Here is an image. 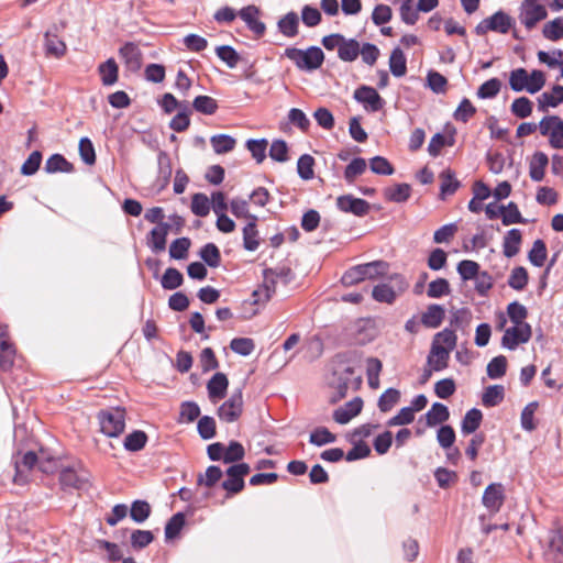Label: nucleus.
<instances>
[{"instance_id":"nucleus-1","label":"nucleus","mask_w":563,"mask_h":563,"mask_svg":"<svg viewBox=\"0 0 563 563\" xmlns=\"http://www.w3.org/2000/svg\"><path fill=\"white\" fill-rule=\"evenodd\" d=\"M285 57L290 59L299 70L313 71L320 68L324 62V53L318 46H310L307 49L287 47Z\"/></svg>"},{"instance_id":"nucleus-2","label":"nucleus","mask_w":563,"mask_h":563,"mask_svg":"<svg viewBox=\"0 0 563 563\" xmlns=\"http://www.w3.org/2000/svg\"><path fill=\"white\" fill-rule=\"evenodd\" d=\"M388 264L384 261H374L366 264L356 265L346 271L342 276V283L345 286L358 284L365 279H375L386 274Z\"/></svg>"},{"instance_id":"nucleus-3","label":"nucleus","mask_w":563,"mask_h":563,"mask_svg":"<svg viewBox=\"0 0 563 563\" xmlns=\"http://www.w3.org/2000/svg\"><path fill=\"white\" fill-rule=\"evenodd\" d=\"M100 424V431L110 438H117L125 429V409L114 407L100 410L97 415Z\"/></svg>"},{"instance_id":"nucleus-4","label":"nucleus","mask_w":563,"mask_h":563,"mask_svg":"<svg viewBox=\"0 0 563 563\" xmlns=\"http://www.w3.org/2000/svg\"><path fill=\"white\" fill-rule=\"evenodd\" d=\"M362 384L360 376L355 375V371L352 366H344L333 372L331 379V387L336 390V394L332 396L331 401L336 402L343 399L349 389H357Z\"/></svg>"},{"instance_id":"nucleus-5","label":"nucleus","mask_w":563,"mask_h":563,"mask_svg":"<svg viewBox=\"0 0 563 563\" xmlns=\"http://www.w3.org/2000/svg\"><path fill=\"white\" fill-rule=\"evenodd\" d=\"M251 472L247 463H239L231 465L227 470V479L222 483V488L227 492L228 497L241 493L244 489V477Z\"/></svg>"},{"instance_id":"nucleus-6","label":"nucleus","mask_w":563,"mask_h":563,"mask_svg":"<svg viewBox=\"0 0 563 563\" xmlns=\"http://www.w3.org/2000/svg\"><path fill=\"white\" fill-rule=\"evenodd\" d=\"M390 280L395 283V287L388 284H380L373 288L372 296L376 301L391 303L398 295L408 288V283L402 275L395 274L390 277Z\"/></svg>"},{"instance_id":"nucleus-7","label":"nucleus","mask_w":563,"mask_h":563,"mask_svg":"<svg viewBox=\"0 0 563 563\" xmlns=\"http://www.w3.org/2000/svg\"><path fill=\"white\" fill-rule=\"evenodd\" d=\"M519 20L527 30H532L548 16L547 9L538 0H523L520 5Z\"/></svg>"},{"instance_id":"nucleus-8","label":"nucleus","mask_w":563,"mask_h":563,"mask_svg":"<svg viewBox=\"0 0 563 563\" xmlns=\"http://www.w3.org/2000/svg\"><path fill=\"white\" fill-rule=\"evenodd\" d=\"M540 133L549 136L553 148H563V120L558 115L544 117L539 123Z\"/></svg>"},{"instance_id":"nucleus-9","label":"nucleus","mask_w":563,"mask_h":563,"mask_svg":"<svg viewBox=\"0 0 563 563\" xmlns=\"http://www.w3.org/2000/svg\"><path fill=\"white\" fill-rule=\"evenodd\" d=\"M512 25V19L504 11H497L492 16L481 21L476 27L475 33L477 35H485L487 32H498L501 34L507 33Z\"/></svg>"},{"instance_id":"nucleus-10","label":"nucleus","mask_w":563,"mask_h":563,"mask_svg":"<svg viewBox=\"0 0 563 563\" xmlns=\"http://www.w3.org/2000/svg\"><path fill=\"white\" fill-rule=\"evenodd\" d=\"M243 406V393L241 388H238L232 393L230 398L218 408V417L224 422H234L242 416Z\"/></svg>"},{"instance_id":"nucleus-11","label":"nucleus","mask_w":563,"mask_h":563,"mask_svg":"<svg viewBox=\"0 0 563 563\" xmlns=\"http://www.w3.org/2000/svg\"><path fill=\"white\" fill-rule=\"evenodd\" d=\"M531 335L532 329L530 324H514L505 330L501 344L504 347L515 350L519 344L527 343Z\"/></svg>"},{"instance_id":"nucleus-12","label":"nucleus","mask_w":563,"mask_h":563,"mask_svg":"<svg viewBox=\"0 0 563 563\" xmlns=\"http://www.w3.org/2000/svg\"><path fill=\"white\" fill-rule=\"evenodd\" d=\"M353 97L357 102L364 106L365 110L371 112L380 111L385 106V100L371 86H360L355 89Z\"/></svg>"},{"instance_id":"nucleus-13","label":"nucleus","mask_w":563,"mask_h":563,"mask_svg":"<svg viewBox=\"0 0 563 563\" xmlns=\"http://www.w3.org/2000/svg\"><path fill=\"white\" fill-rule=\"evenodd\" d=\"M40 459L36 453L29 451L24 453L20 459L14 462L15 475L13 482L18 485H24L27 483L29 473L35 465H38Z\"/></svg>"},{"instance_id":"nucleus-14","label":"nucleus","mask_w":563,"mask_h":563,"mask_svg":"<svg viewBox=\"0 0 563 563\" xmlns=\"http://www.w3.org/2000/svg\"><path fill=\"white\" fill-rule=\"evenodd\" d=\"M505 501V488L500 483L489 484L484 490L482 503L492 512L500 510Z\"/></svg>"},{"instance_id":"nucleus-15","label":"nucleus","mask_w":563,"mask_h":563,"mask_svg":"<svg viewBox=\"0 0 563 563\" xmlns=\"http://www.w3.org/2000/svg\"><path fill=\"white\" fill-rule=\"evenodd\" d=\"M336 207L342 212L352 213L356 217H364L371 210V206L366 200L355 198L352 195H344L338 197Z\"/></svg>"},{"instance_id":"nucleus-16","label":"nucleus","mask_w":563,"mask_h":563,"mask_svg":"<svg viewBox=\"0 0 563 563\" xmlns=\"http://www.w3.org/2000/svg\"><path fill=\"white\" fill-rule=\"evenodd\" d=\"M89 478L85 471L77 472L73 467H66L60 471L59 484L63 489H82L88 485Z\"/></svg>"},{"instance_id":"nucleus-17","label":"nucleus","mask_w":563,"mask_h":563,"mask_svg":"<svg viewBox=\"0 0 563 563\" xmlns=\"http://www.w3.org/2000/svg\"><path fill=\"white\" fill-rule=\"evenodd\" d=\"M172 230L169 223H159L153 228L147 235V245L154 253H161L166 249L168 232Z\"/></svg>"},{"instance_id":"nucleus-18","label":"nucleus","mask_w":563,"mask_h":563,"mask_svg":"<svg viewBox=\"0 0 563 563\" xmlns=\"http://www.w3.org/2000/svg\"><path fill=\"white\" fill-rule=\"evenodd\" d=\"M260 14L261 11L255 5H247L239 12L240 18L256 36H263L266 31L265 24L260 20Z\"/></svg>"},{"instance_id":"nucleus-19","label":"nucleus","mask_w":563,"mask_h":563,"mask_svg":"<svg viewBox=\"0 0 563 563\" xmlns=\"http://www.w3.org/2000/svg\"><path fill=\"white\" fill-rule=\"evenodd\" d=\"M229 379L224 373H216L207 384L208 396L212 402H217L227 395Z\"/></svg>"},{"instance_id":"nucleus-20","label":"nucleus","mask_w":563,"mask_h":563,"mask_svg":"<svg viewBox=\"0 0 563 563\" xmlns=\"http://www.w3.org/2000/svg\"><path fill=\"white\" fill-rule=\"evenodd\" d=\"M363 408V400L360 397L352 399L344 406L338 408L333 412V419L340 424L347 423L351 419L356 417Z\"/></svg>"},{"instance_id":"nucleus-21","label":"nucleus","mask_w":563,"mask_h":563,"mask_svg":"<svg viewBox=\"0 0 563 563\" xmlns=\"http://www.w3.org/2000/svg\"><path fill=\"white\" fill-rule=\"evenodd\" d=\"M119 54L121 58L124 60L128 68L132 70H137L142 66V52L140 47L133 43H125L120 49Z\"/></svg>"},{"instance_id":"nucleus-22","label":"nucleus","mask_w":563,"mask_h":563,"mask_svg":"<svg viewBox=\"0 0 563 563\" xmlns=\"http://www.w3.org/2000/svg\"><path fill=\"white\" fill-rule=\"evenodd\" d=\"M445 318V309L438 303L429 305L422 312L420 322L426 328L435 329L441 325Z\"/></svg>"},{"instance_id":"nucleus-23","label":"nucleus","mask_w":563,"mask_h":563,"mask_svg":"<svg viewBox=\"0 0 563 563\" xmlns=\"http://www.w3.org/2000/svg\"><path fill=\"white\" fill-rule=\"evenodd\" d=\"M522 243V232L519 229L509 230L503 240V254L511 258L520 252Z\"/></svg>"},{"instance_id":"nucleus-24","label":"nucleus","mask_w":563,"mask_h":563,"mask_svg":"<svg viewBox=\"0 0 563 563\" xmlns=\"http://www.w3.org/2000/svg\"><path fill=\"white\" fill-rule=\"evenodd\" d=\"M45 54L48 57L62 58L66 55V43L60 40L56 34L46 32L44 36Z\"/></svg>"},{"instance_id":"nucleus-25","label":"nucleus","mask_w":563,"mask_h":563,"mask_svg":"<svg viewBox=\"0 0 563 563\" xmlns=\"http://www.w3.org/2000/svg\"><path fill=\"white\" fill-rule=\"evenodd\" d=\"M440 199L445 200L448 196H452L460 188V181L455 177V173L451 168L442 170L439 175Z\"/></svg>"},{"instance_id":"nucleus-26","label":"nucleus","mask_w":563,"mask_h":563,"mask_svg":"<svg viewBox=\"0 0 563 563\" xmlns=\"http://www.w3.org/2000/svg\"><path fill=\"white\" fill-rule=\"evenodd\" d=\"M98 74L103 86H113L119 79V66L114 58H109L98 66Z\"/></svg>"},{"instance_id":"nucleus-27","label":"nucleus","mask_w":563,"mask_h":563,"mask_svg":"<svg viewBox=\"0 0 563 563\" xmlns=\"http://www.w3.org/2000/svg\"><path fill=\"white\" fill-rule=\"evenodd\" d=\"M563 102V86L555 85L551 92H543L538 98V108L540 111H547L549 107L555 108Z\"/></svg>"},{"instance_id":"nucleus-28","label":"nucleus","mask_w":563,"mask_h":563,"mask_svg":"<svg viewBox=\"0 0 563 563\" xmlns=\"http://www.w3.org/2000/svg\"><path fill=\"white\" fill-rule=\"evenodd\" d=\"M449 360L450 352H448V349H443L438 345H431L427 363L430 367H432L434 372H440L446 368Z\"/></svg>"},{"instance_id":"nucleus-29","label":"nucleus","mask_w":563,"mask_h":563,"mask_svg":"<svg viewBox=\"0 0 563 563\" xmlns=\"http://www.w3.org/2000/svg\"><path fill=\"white\" fill-rule=\"evenodd\" d=\"M243 246L246 251L254 252L261 244L260 232L257 230V221H250L242 230Z\"/></svg>"},{"instance_id":"nucleus-30","label":"nucleus","mask_w":563,"mask_h":563,"mask_svg":"<svg viewBox=\"0 0 563 563\" xmlns=\"http://www.w3.org/2000/svg\"><path fill=\"white\" fill-rule=\"evenodd\" d=\"M549 164V158L543 152L533 154L529 165L530 178L534 181H541L544 177L545 167Z\"/></svg>"},{"instance_id":"nucleus-31","label":"nucleus","mask_w":563,"mask_h":563,"mask_svg":"<svg viewBox=\"0 0 563 563\" xmlns=\"http://www.w3.org/2000/svg\"><path fill=\"white\" fill-rule=\"evenodd\" d=\"M389 69L395 77H404L407 74V59L399 47H395L390 53Z\"/></svg>"},{"instance_id":"nucleus-32","label":"nucleus","mask_w":563,"mask_h":563,"mask_svg":"<svg viewBox=\"0 0 563 563\" xmlns=\"http://www.w3.org/2000/svg\"><path fill=\"white\" fill-rule=\"evenodd\" d=\"M44 169L48 174H54L57 172L71 173L74 170V165L69 163L63 155L53 154L47 158Z\"/></svg>"},{"instance_id":"nucleus-33","label":"nucleus","mask_w":563,"mask_h":563,"mask_svg":"<svg viewBox=\"0 0 563 563\" xmlns=\"http://www.w3.org/2000/svg\"><path fill=\"white\" fill-rule=\"evenodd\" d=\"M230 210L238 219L250 221H258L257 216L250 212L249 201L242 198H233L230 201Z\"/></svg>"},{"instance_id":"nucleus-34","label":"nucleus","mask_w":563,"mask_h":563,"mask_svg":"<svg viewBox=\"0 0 563 563\" xmlns=\"http://www.w3.org/2000/svg\"><path fill=\"white\" fill-rule=\"evenodd\" d=\"M450 417L449 409L441 402H434L426 413L427 424L433 427L445 422Z\"/></svg>"},{"instance_id":"nucleus-35","label":"nucleus","mask_w":563,"mask_h":563,"mask_svg":"<svg viewBox=\"0 0 563 563\" xmlns=\"http://www.w3.org/2000/svg\"><path fill=\"white\" fill-rule=\"evenodd\" d=\"M410 195L411 187L408 184H398L384 190L385 199L393 202H405L410 198Z\"/></svg>"},{"instance_id":"nucleus-36","label":"nucleus","mask_w":563,"mask_h":563,"mask_svg":"<svg viewBox=\"0 0 563 563\" xmlns=\"http://www.w3.org/2000/svg\"><path fill=\"white\" fill-rule=\"evenodd\" d=\"M299 18L296 12H288L278 21L279 32L287 37H295L298 34Z\"/></svg>"},{"instance_id":"nucleus-37","label":"nucleus","mask_w":563,"mask_h":563,"mask_svg":"<svg viewBox=\"0 0 563 563\" xmlns=\"http://www.w3.org/2000/svg\"><path fill=\"white\" fill-rule=\"evenodd\" d=\"M482 420L483 413L479 409L473 408L468 410L465 413L461 424L463 434L474 433L479 428Z\"/></svg>"},{"instance_id":"nucleus-38","label":"nucleus","mask_w":563,"mask_h":563,"mask_svg":"<svg viewBox=\"0 0 563 563\" xmlns=\"http://www.w3.org/2000/svg\"><path fill=\"white\" fill-rule=\"evenodd\" d=\"M360 43L354 38H345L342 42V45H340L339 49V58L343 62H354L358 55H360Z\"/></svg>"},{"instance_id":"nucleus-39","label":"nucleus","mask_w":563,"mask_h":563,"mask_svg":"<svg viewBox=\"0 0 563 563\" xmlns=\"http://www.w3.org/2000/svg\"><path fill=\"white\" fill-rule=\"evenodd\" d=\"M15 347L7 339L0 340V369L9 371L14 363Z\"/></svg>"},{"instance_id":"nucleus-40","label":"nucleus","mask_w":563,"mask_h":563,"mask_svg":"<svg viewBox=\"0 0 563 563\" xmlns=\"http://www.w3.org/2000/svg\"><path fill=\"white\" fill-rule=\"evenodd\" d=\"M210 143L217 154H225L234 150L236 140L228 134H216L211 136Z\"/></svg>"},{"instance_id":"nucleus-41","label":"nucleus","mask_w":563,"mask_h":563,"mask_svg":"<svg viewBox=\"0 0 563 563\" xmlns=\"http://www.w3.org/2000/svg\"><path fill=\"white\" fill-rule=\"evenodd\" d=\"M548 256L547 245L543 240L538 239L533 242L531 250L528 253L529 262L537 267L544 265Z\"/></svg>"},{"instance_id":"nucleus-42","label":"nucleus","mask_w":563,"mask_h":563,"mask_svg":"<svg viewBox=\"0 0 563 563\" xmlns=\"http://www.w3.org/2000/svg\"><path fill=\"white\" fill-rule=\"evenodd\" d=\"M199 255L201 260L212 268H217L221 264V253L214 243H207L202 246Z\"/></svg>"},{"instance_id":"nucleus-43","label":"nucleus","mask_w":563,"mask_h":563,"mask_svg":"<svg viewBox=\"0 0 563 563\" xmlns=\"http://www.w3.org/2000/svg\"><path fill=\"white\" fill-rule=\"evenodd\" d=\"M505 397V388L501 385L488 386L483 396L482 402L485 407H495L499 405Z\"/></svg>"},{"instance_id":"nucleus-44","label":"nucleus","mask_w":563,"mask_h":563,"mask_svg":"<svg viewBox=\"0 0 563 563\" xmlns=\"http://www.w3.org/2000/svg\"><path fill=\"white\" fill-rule=\"evenodd\" d=\"M529 282L528 271L523 266L515 267L508 277V285L510 288L521 291L526 288Z\"/></svg>"},{"instance_id":"nucleus-45","label":"nucleus","mask_w":563,"mask_h":563,"mask_svg":"<svg viewBox=\"0 0 563 563\" xmlns=\"http://www.w3.org/2000/svg\"><path fill=\"white\" fill-rule=\"evenodd\" d=\"M501 221L504 225H510L515 223H527V220L521 216L517 203L509 202L507 206H503Z\"/></svg>"},{"instance_id":"nucleus-46","label":"nucleus","mask_w":563,"mask_h":563,"mask_svg":"<svg viewBox=\"0 0 563 563\" xmlns=\"http://www.w3.org/2000/svg\"><path fill=\"white\" fill-rule=\"evenodd\" d=\"M192 108L202 114L212 115L218 110V102L210 96H198L192 101Z\"/></svg>"},{"instance_id":"nucleus-47","label":"nucleus","mask_w":563,"mask_h":563,"mask_svg":"<svg viewBox=\"0 0 563 563\" xmlns=\"http://www.w3.org/2000/svg\"><path fill=\"white\" fill-rule=\"evenodd\" d=\"M457 336L455 332L451 329H444L438 332L432 341V345H438L443 349H448V352L451 353L456 346Z\"/></svg>"},{"instance_id":"nucleus-48","label":"nucleus","mask_w":563,"mask_h":563,"mask_svg":"<svg viewBox=\"0 0 563 563\" xmlns=\"http://www.w3.org/2000/svg\"><path fill=\"white\" fill-rule=\"evenodd\" d=\"M147 442V435L144 431L135 430L124 439V448L128 451L136 452L142 450Z\"/></svg>"},{"instance_id":"nucleus-49","label":"nucleus","mask_w":563,"mask_h":563,"mask_svg":"<svg viewBox=\"0 0 563 563\" xmlns=\"http://www.w3.org/2000/svg\"><path fill=\"white\" fill-rule=\"evenodd\" d=\"M183 283V274L174 267L167 268L161 280L162 287L168 290H173L180 287Z\"/></svg>"},{"instance_id":"nucleus-50","label":"nucleus","mask_w":563,"mask_h":563,"mask_svg":"<svg viewBox=\"0 0 563 563\" xmlns=\"http://www.w3.org/2000/svg\"><path fill=\"white\" fill-rule=\"evenodd\" d=\"M479 264L472 260H463L457 264L456 271L460 274L462 280L467 282L475 279L479 273Z\"/></svg>"},{"instance_id":"nucleus-51","label":"nucleus","mask_w":563,"mask_h":563,"mask_svg":"<svg viewBox=\"0 0 563 563\" xmlns=\"http://www.w3.org/2000/svg\"><path fill=\"white\" fill-rule=\"evenodd\" d=\"M400 399V391L395 388L385 390L378 399V408L382 412L390 411Z\"/></svg>"},{"instance_id":"nucleus-52","label":"nucleus","mask_w":563,"mask_h":563,"mask_svg":"<svg viewBox=\"0 0 563 563\" xmlns=\"http://www.w3.org/2000/svg\"><path fill=\"white\" fill-rule=\"evenodd\" d=\"M151 506L145 500H134L130 509V517L137 523L144 522L151 515Z\"/></svg>"},{"instance_id":"nucleus-53","label":"nucleus","mask_w":563,"mask_h":563,"mask_svg":"<svg viewBox=\"0 0 563 563\" xmlns=\"http://www.w3.org/2000/svg\"><path fill=\"white\" fill-rule=\"evenodd\" d=\"M529 74L525 68H517L510 73L509 85L514 91H528Z\"/></svg>"},{"instance_id":"nucleus-54","label":"nucleus","mask_w":563,"mask_h":563,"mask_svg":"<svg viewBox=\"0 0 563 563\" xmlns=\"http://www.w3.org/2000/svg\"><path fill=\"white\" fill-rule=\"evenodd\" d=\"M191 241L188 238H179L172 242L169 255L175 260H185L188 256Z\"/></svg>"},{"instance_id":"nucleus-55","label":"nucleus","mask_w":563,"mask_h":563,"mask_svg":"<svg viewBox=\"0 0 563 563\" xmlns=\"http://www.w3.org/2000/svg\"><path fill=\"white\" fill-rule=\"evenodd\" d=\"M222 477V471L219 466L210 465L205 474L197 477L198 485H205L208 488L213 487Z\"/></svg>"},{"instance_id":"nucleus-56","label":"nucleus","mask_w":563,"mask_h":563,"mask_svg":"<svg viewBox=\"0 0 563 563\" xmlns=\"http://www.w3.org/2000/svg\"><path fill=\"white\" fill-rule=\"evenodd\" d=\"M314 158L309 154H303L297 163V172L303 180H310L314 177L313 172Z\"/></svg>"},{"instance_id":"nucleus-57","label":"nucleus","mask_w":563,"mask_h":563,"mask_svg":"<svg viewBox=\"0 0 563 563\" xmlns=\"http://www.w3.org/2000/svg\"><path fill=\"white\" fill-rule=\"evenodd\" d=\"M507 314L514 324H528L525 321L528 317V310L518 301H512L507 306Z\"/></svg>"},{"instance_id":"nucleus-58","label":"nucleus","mask_w":563,"mask_h":563,"mask_svg":"<svg viewBox=\"0 0 563 563\" xmlns=\"http://www.w3.org/2000/svg\"><path fill=\"white\" fill-rule=\"evenodd\" d=\"M366 161L362 157H356L345 167L344 178L349 184L354 183L355 178L366 170Z\"/></svg>"},{"instance_id":"nucleus-59","label":"nucleus","mask_w":563,"mask_h":563,"mask_svg":"<svg viewBox=\"0 0 563 563\" xmlns=\"http://www.w3.org/2000/svg\"><path fill=\"white\" fill-rule=\"evenodd\" d=\"M507 371V358L504 355L494 357L487 365V375L492 379L503 377Z\"/></svg>"},{"instance_id":"nucleus-60","label":"nucleus","mask_w":563,"mask_h":563,"mask_svg":"<svg viewBox=\"0 0 563 563\" xmlns=\"http://www.w3.org/2000/svg\"><path fill=\"white\" fill-rule=\"evenodd\" d=\"M190 109L188 104H184V108L181 111H179L169 123V126L175 132H184L186 131L190 125Z\"/></svg>"},{"instance_id":"nucleus-61","label":"nucleus","mask_w":563,"mask_h":563,"mask_svg":"<svg viewBox=\"0 0 563 563\" xmlns=\"http://www.w3.org/2000/svg\"><path fill=\"white\" fill-rule=\"evenodd\" d=\"M450 292V283L445 278H437L429 284L427 296L429 298H441Z\"/></svg>"},{"instance_id":"nucleus-62","label":"nucleus","mask_w":563,"mask_h":563,"mask_svg":"<svg viewBox=\"0 0 563 563\" xmlns=\"http://www.w3.org/2000/svg\"><path fill=\"white\" fill-rule=\"evenodd\" d=\"M191 211L198 217H207L210 212V201L205 194H195L191 198Z\"/></svg>"},{"instance_id":"nucleus-63","label":"nucleus","mask_w":563,"mask_h":563,"mask_svg":"<svg viewBox=\"0 0 563 563\" xmlns=\"http://www.w3.org/2000/svg\"><path fill=\"white\" fill-rule=\"evenodd\" d=\"M476 113V108L473 106V103L467 99L464 98L456 110L453 113V118L455 121L466 123L471 118L474 117Z\"/></svg>"},{"instance_id":"nucleus-64","label":"nucleus","mask_w":563,"mask_h":563,"mask_svg":"<svg viewBox=\"0 0 563 563\" xmlns=\"http://www.w3.org/2000/svg\"><path fill=\"white\" fill-rule=\"evenodd\" d=\"M543 35L550 41L561 40L563 37V18L548 22L543 27Z\"/></svg>"}]
</instances>
